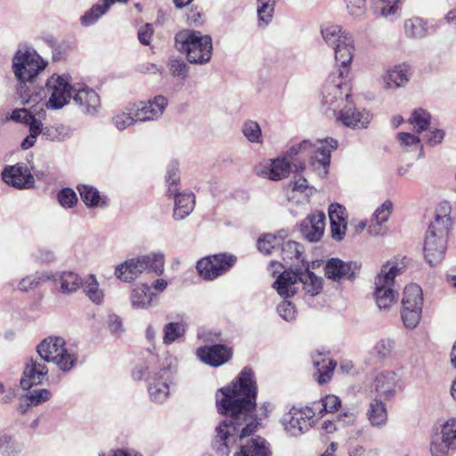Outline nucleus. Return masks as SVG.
<instances>
[{
    "instance_id": "1",
    "label": "nucleus",
    "mask_w": 456,
    "mask_h": 456,
    "mask_svg": "<svg viewBox=\"0 0 456 456\" xmlns=\"http://www.w3.org/2000/svg\"><path fill=\"white\" fill-rule=\"evenodd\" d=\"M256 384L250 369L244 368L230 385L216 394V405L226 419L216 428L214 448L218 456H229L239 438L256 431L258 421L254 415Z\"/></svg>"
},
{
    "instance_id": "2",
    "label": "nucleus",
    "mask_w": 456,
    "mask_h": 456,
    "mask_svg": "<svg viewBox=\"0 0 456 456\" xmlns=\"http://www.w3.org/2000/svg\"><path fill=\"white\" fill-rule=\"evenodd\" d=\"M177 360L167 354L158 370H151L149 366H137L133 371L135 379H141L148 373V391L151 401L163 403L169 395V387L173 384Z\"/></svg>"
},
{
    "instance_id": "3",
    "label": "nucleus",
    "mask_w": 456,
    "mask_h": 456,
    "mask_svg": "<svg viewBox=\"0 0 456 456\" xmlns=\"http://www.w3.org/2000/svg\"><path fill=\"white\" fill-rule=\"evenodd\" d=\"M175 46L191 63L206 64L211 59L212 38L200 31L183 29L178 32L175 35Z\"/></svg>"
},
{
    "instance_id": "4",
    "label": "nucleus",
    "mask_w": 456,
    "mask_h": 456,
    "mask_svg": "<svg viewBox=\"0 0 456 456\" xmlns=\"http://www.w3.org/2000/svg\"><path fill=\"white\" fill-rule=\"evenodd\" d=\"M146 271L159 276L162 275L165 271L164 255L160 252H152L127 259L116 265L114 275L123 282L131 283Z\"/></svg>"
},
{
    "instance_id": "5",
    "label": "nucleus",
    "mask_w": 456,
    "mask_h": 456,
    "mask_svg": "<svg viewBox=\"0 0 456 456\" xmlns=\"http://www.w3.org/2000/svg\"><path fill=\"white\" fill-rule=\"evenodd\" d=\"M352 99L351 86L341 71H332L324 83L320 102L325 111L336 115Z\"/></svg>"
},
{
    "instance_id": "6",
    "label": "nucleus",
    "mask_w": 456,
    "mask_h": 456,
    "mask_svg": "<svg viewBox=\"0 0 456 456\" xmlns=\"http://www.w3.org/2000/svg\"><path fill=\"white\" fill-rule=\"evenodd\" d=\"M401 267L395 261H387L376 276L374 297L379 309H388L396 303L397 292L395 289V278L400 273Z\"/></svg>"
},
{
    "instance_id": "7",
    "label": "nucleus",
    "mask_w": 456,
    "mask_h": 456,
    "mask_svg": "<svg viewBox=\"0 0 456 456\" xmlns=\"http://www.w3.org/2000/svg\"><path fill=\"white\" fill-rule=\"evenodd\" d=\"M49 100L45 106L59 110L66 106L73 97L77 86L71 85V77L67 74H53L45 83Z\"/></svg>"
},
{
    "instance_id": "8",
    "label": "nucleus",
    "mask_w": 456,
    "mask_h": 456,
    "mask_svg": "<svg viewBox=\"0 0 456 456\" xmlns=\"http://www.w3.org/2000/svg\"><path fill=\"white\" fill-rule=\"evenodd\" d=\"M338 147L337 140L333 138H325L316 140L314 142L305 140L298 144L293 145L289 151L290 156L299 153L309 154L323 168V174H327L328 167L330 163V152Z\"/></svg>"
},
{
    "instance_id": "9",
    "label": "nucleus",
    "mask_w": 456,
    "mask_h": 456,
    "mask_svg": "<svg viewBox=\"0 0 456 456\" xmlns=\"http://www.w3.org/2000/svg\"><path fill=\"white\" fill-rule=\"evenodd\" d=\"M281 423L287 435L298 436L314 426L315 411L309 406H293L282 416Z\"/></svg>"
},
{
    "instance_id": "10",
    "label": "nucleus",
    "mask_w": 456,
    "mask_h": 456,
    "mask_svg": "<svg viewBox=\"0 0 456 456\" xmlns=\"http://www.w3.org/2000/svg\"><path fill=\"white\" fill-rule=\"evenodd\" d=\"M12 69L15 78L17 79L16 94L20 103L28 102V45L21 44L19 45L12 61Z\"/></svg>"
},
{
    "instance_id": "11",
    "label": "nucleus",
    "mask_w": 456,
    "mask_h": 456,
    "mask_svg": "<svg viewBox=\"0 0 456 456\" xmlns=\"http://www.w3.org/2000/svg\"><path fill=\"white\" fill-rule=\"evenodd\" d=\"M449 231L428 226L424 240V256L430 265H436L444 258Z\"/></svg>"
},
{
    "instance_id": "12",
    "label": "nucleus",
    "mask_w": 456,
    "mask_h": 456,
    "mask_svg": "<svg viewBox=\"0 0 456 456\" xmlns=\"http://www.w3.org/2000/svg\"><path fill=\"white\" fill-rule=\"evenodd\" d=\"M400 380L394 370H381L374 375L369 385V393L371 397L382 400H391L395 396L400 387Z\"/></svg>"
},
{
    "instance_id": "13",
    "label": "nucleus",
    "mask_w": 456,
    "mask_h": 456,
    "mask_svg": "<svg viewBox=\"0 0 456 456\" xmlns=\"http://www.w3.org/2000/svg\"><path fill=\"white\" fill-rule=\"evenodd\" d=\"M167 105L168 101L165 96L156 95L145 101L130 102V110L138 122H151L159 120Z\"/></svg>"
},
{
    "instance_id": "14",
    "label": "nucleus",
    "mask_w": 456,
    "mask_h": 456,
    "mask_svg": "<svg viewBox=\"0 0 456 456\" xmlns=\"http://www.w3.org/2000/svg\"><path fill=\"white\" fill-rule=\"evenodd\" d=\"M236 260V256L230 254L209 256L197 263V270L205 280H214L226 273Z\"/></svg>"
},
{
    "instance_id": "15",
    "label": "nucleus",
    "mask_w": 456,
    "mask_h": 456,
    "mask_svg": "<svg viewBox=\"0 0 456 456\" xmlns=\"http://www.w3.org/2000/svg\"><path fill=\"white\" fill-rule=\"evenodd\" d=\"M291 162L287 156L264 160L255 167L257 176L272 181H281L289 176Z\"/></svg>"
},
{
    "instance_id": "16",
    "label": "nucleus",
    "mask_w": 456,
    "mask_h": 456,
    "mask_svg": "<svg viewBox=\"0 0 456 456\" xmlns=\"http://www.w3.org/2000/svg\"><path fill=\"white\" fill-rule=\"evenodd\" d=\"M335 116L337 121L354 128H366L372 119V116L368 110H356L352 99L341 110L339 109Z\"/></svg>"
},
{
    "instance_id": "17",
    "label": "nucleus",
    "mask_w": 456,
    "mask_h": 456,
    "mask_svg": "<svg viewBox=\"0 0 456 456\" xmlns=\"http://www.w3.org/2000/svg\"><path fill=\"white\" fill-rule=\"evenodd\" d=\"M72 99L80 110L89 116L96 115L102 106L99 94L85 85L77 86Z\"/></svg>"
},
{
    "instance_id": "18",
    "label": "nucleus",
    "mask_w": 456,
    "mask_h": 456,
    "mask_svg": "<svg viewBox=\"0 0 456 456\" xmlns=\"http://www.w3.org/2000/svg\"><path fill=\"white\" fill-rule=\"evenodd\" d=\"M45 115V111L43 110L37 113V117L30 111V147L34 144L32 139L39 134L52 141L61 140L67 134V128L63 126L44 127L42 118Z\"/></svg>"
},
{
    "instance_id": "19",
    "label": "nucleus",
    "mask_w": 456,
    "mask_h": 456,
    "mask_svg": "<svg viewBox=\"0 0 456 456\" xmlns=\"http://www.w3.org/2000/svg\"><path fill=\"white\" fill-rule=\"evenodd\" d=\"M129 303L134 310H149L159 304V297L151 291L150 283L139 282L130 291Z\"/></svg>"
},
{
    "instance_id": "20",
    "label": "nucleus",
    "mask_w": 456,
    "mask_h": 456,
    "mask_svg": "<svg viewBox=\"0 0 456 456\" xmlns=\"http://www.w3.org/2000/svg\"><path fill=\"white\" fill-rule=\"evenodd\" d=\"M196 354L206 364L218 367L231 359L232 352L227 346L218 344L210 346H200L197 349Z\"/></svg>"
},
{
    "instance_id": "21",
    "label": "nucleus",
    "mask_w": 456,
    "mask_h": 456,
    "mask_svg": "<svg viewBox=\"0 0 456 456\" xmlns=\"http://www.w3.org/2000/svg\"><path fill=\"white\" fill-rule=\"evenodd\" d=\"M334 57L338 66L333 71H341L343 76L349 75L350 66L354 56L355 45L352 35L332 48Z\"/></svg>"
},
{
    "instance_id": "22",
    "label": "nucleus",
    "mask_w": 456,
    "mask_h": 456,
    "mask_svg": "<svg viewBox=\"0 0 456 456\" xmlns=\"http://www.w3.org/2000/svg\"><path fill=\"white\" fill-rule=\"evenodd\" d=\"M315 192L304 177H296L285 188L287 200L296 205L305 204Z\"/></svg>"
},
{
    "instance_id": "23",
    "label": "nucleus",
    "mask_w": 456,
    "mask_h": 456,
    "mask_svg": "<svg viewBox=\"0 0 456 456\" xmlns=\"http://www.w3.org/2000/svg\"><path fill=\"white\" fill-rule=\"evenodd\" d=\"M325 230V215L315 212L307 216L300 224L303 236L311 242L319 241Z\"/></svg>"
},
{
    "instance_id": "24",
    "label": "nucleus",
    "mask_w": 456,
    "mask_h": 456,
    "mask_svg": "<svg viewBox=\"0 0 456 456\" xmlns=\"http://www.w3.org/2000/svg\"><path fill=\"white\" fill-rule=\"evenodd\" d=\"M393 210L391 200H385L378 207L368 224V232L371 236H383L387 232L386 223L388 221Z\"/></svg>"
},
{
    "instance_id": "25",
    "label": "nucleus",
    "mask_w": 456,
    "mask_h": 456,
    "mask_svg": "<svg viewBox=\"0 0 456 456\" xmlns=\"http://www.w3.org/2000/svg\"><path fill=\"white\" fill-rule=\"evenodd\" d=\"M411 77V66L405 62L389 67L382 77L387 89L403 87Z\"/></svg>"
},
{
    "instance_id": "26",
    "label": "nucleus",
    "mask_w": 456,
    "mask_h": 456,
    "mask_svg": "<svg viewBox=\"0 0 456 456\" xmlns=\"http://www.w3.org/2000/svg\"><path fill=\"white\" fill-rule=\"evenodd\" d=\"M331 237L335 240H341L346 231V211L344 207L335 203L329 208Z\"/></svg>"
},
{
    "instance_id": "27",
    "label": "nucleus",
    "mask_w": 456,
    "mask_h": 456,
    "mask_svg": "<svg viewBox=\"0 0 456 456\" xmlns=\"http://www.w3.org/2000/svg\"><path fill=\"white\" fill-rule=\"evenodd\" d=\"M281 256L284 262L291 268L303 269L305 265H308L303 258V246L293 240H287L281 243Z\"/></svg>"
},
{
    "instance_id": "28",
    "label": "nucleus",
    "mask_w": 456,
    "mask_h": 456,
    "mask_svg": "<svg viewBox=\"0 0 456 456\" xmlns=\"http://www.w3.org/2000/svg\"><path fill=\"white\" fill-rule=\"evenodd\" d=\"M169 196L174 198L173 217L175 220L180 221L184 219L194 209L195 196L193 193L189 191L177 192V190L175 188L174 193Z\"/></svg>"
},
{
    "instance_id": "29",
    "label": "nucleus",
    "mask_w": 456,
    "mask_h": 456,
    "mask_svg": "<svg viewBox=\"0 0 456 456\" xmlns=\"http://www.w3.org/2000/svg\"><path fill=\"white\" fill-rule=\"evenodd\" d=\"M298 281V268H296V270H285L279 275L273 287L281 297L287 298L292 297L297 292Z\"/></svg>"
},
{
    "instance_id": "30",
    "label": "nucleus",
    "mask_w": 456,
    "mask_h": 456,
    "mask_svg": "<svg viewBox=\"0 0 456 456\" xmlns=\"http://www.w3.org/2000/svg\"><path fill=\"white\" fill-rule=\"evenodd\" d=\"M320 34L323 43L331 49L352 35L342 26L330 21L320 26Z\"/></svg>"
},
{
    "instance_id": "31",
    "label": "nucleus",
    "mask_w": 456,
    "mask_h": 456,
    "mask_svg": "<svg viewBox=\"0 0 456 456\" xmlns=\"http://www.w3.org/2000/svg\"><path fill=\"white\" fill-rule=\"evenodd\" d=\"M2 179L16 189H25L28 184V171L21 164L7 166L2 172Z\"/></svg>"
},
{
    "instance_id": "32",
    "label": "nucleus",
    "mask_w": 456,
    "mask_h": 456,
    "mask_svg": "<svg viewBox=\"0 0 456 456\" xmlns=\"http://www.w3.org/2000/svg\"><path fill=\"white\" fill-rule=\"evenodd\" d=\"M52 362L62 372H70L78 362V354L77 349L67 344L54 355Z\"/></svg>"
},
{
    "instance_id": "33",
    "label": "nucleus",
    "mask_w": 456,
    "mask_h": 456,
    "mask_svg": "<svg viewBox=\"0 0 456 456\" xmlns=\"http://www.w3.org/2000/svg\"><path fill=\"white\" fill-rule=\"evenodd\" d=\"M355 267L351 262H344L338 258H331L325 265V275L328 279L339 281L343 278H351L354 274L353 267Z\"/></svg>"
},
{
    "instance_id": "34",
    "label": "nucleus",
    "mask_w": 456,
    "mask_h": 456,
    "mask_svg": "<svg viewBox=\"0 0 456 456\" xmlns=\"http://www.w3.org/2000/svg\"><path fill=\"white\" fill-rule=\"evenodd\" d=\"M384 400L372 397L368 404L366 416L372 427L382 428L387 422V411Z\"/></svg>"
},
{
    "instance_id": "35",
    "label": "nucleus",
    "mask_w": 456,
    "mask_h": 456,
    "mask_svg": "<svg viewBox=\"0 0 456 456\" xmlns=\"http://www.w3.org/2000/svg\"><path fill=\"white\" fill-rule=\"evenodd\" d=\"M299 281L302 283L305 294L311 297L319 295L323 289L322 278L311 272L308 265H305L303 269H299Z\"/></svg>"
},
{
    "instance_id": "36",
    "label": "nucleus",
    "mask_w": 456,
    "mask_h": 456,
    "mask_svg": "<svg viewBox=\"0 0 456 456\" xmlns=\"http://www.w3.org/2000/svg\"><path fill=\"white\" fill-rule=\"evenodd\" d=\"M65 343L66 341L62 337L50 336L38 344L37 351L43 360L52 362L54 355H57Z\"/></svg>"
},
{
    "instance_id": "37",
    "label": "nucleus",
    "mask_w": 456,
    "mask_h": 456,
    "mask_svg": "<svg viewBox=\"0 0 456 456\" xmlns=\"http://www.w3.org/2000/svg\"><path fill=\"white\" fill-rule=\"evenodd\" d=\"M54 282L60 284L61 293L69 295L82 286L83 280L74 272L64 271L54 273Z\"/></svg>"
},
{
    "instance_id": "38",
    "label": "nucleus",
    "mask_w": 456,
    "mask_h": 456,
    "mask_svg": "<svg viewBox=\"0 0 456 456\" xmlns=\"http://www.w3.org/2000/svg\"><path fill=\"white\" fill-rule=\"evenodd\" d=\"M313 361L316 368L314 376L318 383L324 384L330 381L333 375L336 362L322 354L314 357Z\"/></svg>"
},
{
    "instance_id": "39",
    "label": "nucleus",
    "mask_w": 456,
    "mask_h": 456,
    "mask_svg": "<svg viewBox=\"0 0 456 456\" xmlns=\"http://www.w3.org/2000/svg\"><path fill=\"white\" fill-rule=\"evenodd\" d=\"M395 348V341L391 338H381L375 342L370 354L376 362H384L388 360Z\"/></svg>"
},
{
    "instance_id": "40",
    "label": "nucleus",
    "mask_w": 456,
    "mask_h": 456,
    "mask_svg": "<svg viewBox=\"0 0 456 456\" xmlns=\"http://www.w3.org/2000/svg\"><path fill=\"white\" fill-rule=\"evenodd\" d=\"M270 450L266 441L256 436L251 438L246 444L240 446V451L234 456H269Z\"/></svg>"
},
{
    "instance_id": "41",
    "label": "nucleus",
    "mask_w": 456,
    "mask_h": 456,
    "mask_svg": "<svg viewBox=\"0 0 456 456\" xmlns=\"http://www.w3.org/2000/svg\"><path fill=\"white\" fill-rule=\"evenodd\" d=\"M375 10L387 20L394 21L401 16L400 0H373Z\"/></svg>"
},
{
    "instance_id": "42",
    "label": "nucleus",
    "mask_w": 456,
    "mask_h": 456,
    "mask_svg": "<svg viewBox=\"0 0 456 456\" xmlns=\"http://www.w3.org/2000/svg\"><path fill=\"white\" fill-rule=\"evenodd\" d=\"M83 291L88 299L95 305H102L104 300V291L100 288L94 274H89L82 282Z\"/></svg>"
},
{
    "instance_id": "43",
    "label": "nucleus",
    "mask_w": 456,
    "mask_h": 456,
    "mask_svg": "<svg viewBox=\"0 0 456 456\" xmlns=\"http://www.w3.org/2000/svg\"><path fill=\"white\" fill-rule=\"evenodd\" d=\"M128 0H99L88 12L81 17L82 24L89 26L102 16L115 2L126 3Z\"/></svg>"
},
{
    "instance_id": "44",
    "label": "nucleus",
    "mask_w": 456,
    "mask_h": 456,
    "mask_svg": "<svg viewBox=\"0 0 456 456\" xmlns=\"http://www.w3.org/2000/svg\"><path fill=\"white\" fill-rule=\"evenodd\" d=\"M409 306L415 309L423 307V293L417 284H409L404 288L402 298V307Z\"/></svg>"
},
{
    "instance_id": "45",
    "label": "nucleus",
    "mask_w": 456,
    "mask_h": 456,
    "mask_svg": "<svg viewBox=\"0 0 456 456\" xmlns=\"http://www.w3.org/2000/svg\"><path fill=\"white\" fill-rule=\"evenodd\" d=\"M451 210L452 208L449 202H441L436 209L435 219L430 223L429 226L450 231L452 226Z\"/></svg>"
},
{
    "instance_id": "46",
    "label": "nucleus",
    "mask_w": 456,
    "mask_h": 456,
    "mask_svg": "<svg viewBox=\"0 0 456 456\" xmlns=\"http://www.w3.org/2000/svg\"><path fill=\"white\" fill-rule=\"evenodd\" d=\"M80 197L84 203L89 208H102L106 204L105 198L100 194V191L91 186L82 184L77 186Z\"/></svg>"
},
{
    "instance_id": "47",
    "label": "nucleus",
    "mask_w": 456,
    "mask_h": 456,
    "mask_svg": "<svg viewBox=\"0 0 456 456\" xmlns=\"http://www.w3.org/2000/svg\"><path fill=\"white\" fill-rule=\"evenodd\" d=\"M187 324L184 322H171L163 328V344L168 346L183 338L186 332Z\"/></svg>"
},
{
    "instance_id": "48",
    "label": "nucleus",
    "mask_w": 456,
    "mask_h": 456,
    "mask_svg": "<svg viewBox=\"0 0 456 456\" xmlns=\"http://www.w3.org/2000/svg\"><path fill=\"white\" fill-rule=\"evenodd\" d=\"M23 444L5 431L0 432V454L2 456H16L23 449Z\"/></svg>"
},
{
    "instance_id": "49",
    "label": "nucleus",
    "mask_w": 456,
    "mask_h": 456,
    "mask_svg": "<svg viewBox=\"0 0 456 456\" xmlns=\"http://www.w3.org/2000/svg\"><path fill=\"white\" fill-rule=\"evenodd\" d=\"M431 116L423 109L414 110L409 118V123L418 134H422L430 126Z\"/></svg>"
},
{
    "instance_id": "50",
    "label": "nucleus",
    "mask_w": 456,
    "mask_h": 456,
    "mask_svg": "<svg viewBox=\"0 0 456 456\" xmlns=\"http://www.w3.org/2000/svg\"><path fill=\"white\" fill-rule=\"evenodd\" d=\"M112 123L118 131H123L127 127L138 123L137 118L130 110V103L126 105L122 110L117 112L113 116Z\"/></svg>"
},
{
    "instance_id": "51",
    "label": "nucleus",
    "mask_w": 456,
    "mask_h": 456,
    "mask_svg": "<svg viewBox=\"0 0 456 456\" xmlns=\"http://www.w3.org/2000/svg\"><path fill=\"white\" fill-rule=\"evenodd\" d=\"M404 33L410 38H422L427 35V23L420 18L413 17L404 21Z\"/></svg>"
},
{
    "instance_id": "52",
    "label": "nucleus",
    "mask_w": 456,
    "mask_h": 456,
    "mask_svg": "<svg viewBox=\"0 0 456 456\" xmlns=\"http://www.w3.org/2000/svg\"><path fill=\"white\" fill-rule=\"evenodd\" d=\"M396 140L403 151L412 152L421 149V139L409 132H400L396 134Z\"/></svg>"
},
{
    "instance_id": "53",
    "label": "nucleus",
    "mask_w": 456,
    "mask_h": 456,
    "mask_svg": "<svg viewBox=\"0 0 456 456\" xmlns=\"http://www.w3.org/2000/svg\"><path fill=\"white\" fill-rule=\"evenodd\" d=\"M277 0H257L258 25L265 27L273 19Z\"/></svg>"
},
{
    "instance_id": "54",
    "label": "nucleus",
    "mask_w": 456,
    "mask_h": 456,
    "mask_svg": "<svg viewBox=\"0 0 456 456\" xmlns=\"http://www.w3.org/2000/svg\"><path fill=\"white\" fill-rule=\"evenodd\" d=\"M241 133L251 143L262 144L263 136L260 125L254 120H246L241 126Z\"/></svg>"
},
{
    "instance_id": "55",
    "label": "nucleus",
    "mask_w": 456,
    "mask_h": 456,
    "mask_svg": "<svg viewBox=\"0 0 456 456\" xmlns=\"http://www.w3.org/2000/svg\"><path fill=\"white\" fill-rule=\"evenodd\" d=\"M20 387L24 391V394L20 398L18 411L20 414H25L28 411V362L25 364L22 377L20 380Z\"/></svg>"
},
{
    "instance_id": "56",
    "label": "nucleus",
    "mask_w": 456,
    "mask_h": 456,
    "mask_svg": "<svg viewBox=\"0 0 456 456\" xmlns=\"http://www.w3.org/2000/svg\"><path fill=\"white\" fill-rule=\"evenodd\" d=\"M422 309L411 308L409 306L402 307L401 317L404 326L407 329H414L419 323Z\"/></svg>"
},
{
    "instance_id": "57",
    "label": "nucleus",
    "mask_w": 456,
    "mask_h": 456,
    "mask_svg": "<svg viewBox=\"0 0 456 456\" xmlns=\"http://www.w3.org/2000/svg\"><path fill=\"white\" fill-rule=\"evenodd\" d=\"M442 438L451 445V449H456V418H451L444 422L442 428Z\"/></svg>"
},
{
    "instance_id": "58",
    "label": "nucleus",
    "mask_w": 456,
    "mask_h": 456,
    "mask_svg": "<svg viewBox=\"0 0 456 456\" xmlns=\"http://www.w3.org/2000/svg\"><path fill=\"white\" fill-rule=\"evenodd\" d=\"M179 168L178 164L175 161H173L169 164L167 175H166V183L167 186V193L170 195L174 193V189L178 190V183H179ZM179 192V191H177Z\"/></svg>"
},
{
    "instance_id": "59",
    "label": "nucleus",
    "mask_w": 456,
    "mask_h": 456,
    "mask_svg": "<svg viewBox=\"0 0 456 456\" xmlns=\"http://www.w3.org/2000/svg\"><path fill=\"white\" fill-rule=\"evenodd\" d=\"M348 14L354 19H362L367 12L365 0H344Z\"/></svg>"
},
{
    "instance_id": "60",
    "label": "nucleus",
    "mask_w": 456,
    "mask_h": 456,
    "mask_svg": "<svg viewBox=\"0 0 456 456\" xmlns=\"http://www.w3.org/2000/svg\"><path fill=\"white\" fill-rule=\"evenodd\" d=\"M281 238L273 234H265L258 239L257 247L260 252L270 254L273 249L280 246Z\"/></svg>"
},
{
    "instance_id": "61",
    "label": "nucleus",
    "mask_w": 456,
    "mask_h": 456,
    "mask_svg": "<svg viewBox=\"0 0 456 456\" xmlns=\"http://www.w3.org/2000/svg\"><path fill=\"white\" fill-rule=\"evenodd\" d=\"M48 66V61L43 59L36 51H30V84L33 78L42 73Z\"/></svg>"
},
{
    "instance_id": "62",
    "label": "nucleus",
    "mask_w": 456,
    "mask_h": 456,
    "mask_svg": "<svg viewBox=\"0 0 456 456\" xmlns=\"http://www.w3.org/2000/svg\"><path fill=\"white\" fill-rule=\"evenodd\" d=\"M52 392L46 388H30V407L40 405L52 398Z\"/></svg>"
},
{
    "instance_id": "63",
    "label": "nucleus",
    "mask_w": 456,
    "mask_h": 456,
    "mask_svg": "<svg viewBox=\"0 0 456 456\" xmlns=\"http://www.w3.org/2000/svg\"><path fill=\"white\" fill-rule=\"evenodd\" d=\"M444 138V132L442 129L433 128L431 126L422 134V140L431 146L441 143Z\"/></svg>"
},
{
    "instance_id": "64",
    "label": "nucleus",
    "mask_w": 456,
    "mask_h": 456,
    "mask_svg": "<svg viewBox=\"0 0 456 456\" xmlns=\"http://www.w3.org/2000/svg\"><path fill=\"white\" fill-rule=\"evenodd\" d=\"M57 199L59 203L66 208H70L77 201V197L76 192L69 188L62 189L57 195Z\"/></svg>"
}]
</instances>
